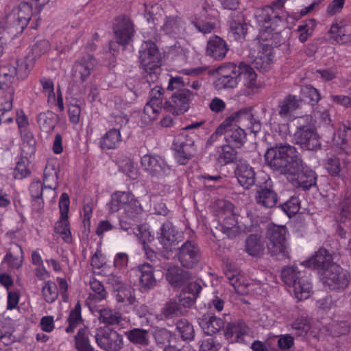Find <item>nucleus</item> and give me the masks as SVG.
Masks as SVG:
<instances>
[{"mask_svg": "<svg viewBox=\"0 0 351 351\" xmlns=\"http://www.w3.org/2000/svg\"><path fill=\"white\" fill-rule=\"evenodd\" d=\"M301 265L317 269L322 283L330 289L343 290L350 283V274L348 271L332 262L330 256L322 252H319Z\"/></svg>", "mask_w": 351, "mask_h": 351, "instance_id": "nucleus-1", "label": "nucleus"}, {"mask_svg": "<svg viewBox=\"0 0 351 351\" xmlns=\"http://www.w3.org/2000/svg\"><path fill=\"white\" fill-rule=\"evenodd\" d=\"M266 165L274 171L287 176L294 175L302 160L297 149L289 144H277L268 148L265 154Z\"/></svg>", "mask_w": 351, "mask_h": 351, "instance_id": "nucleus-2", "label": "nucleus"}, {"mask_svg": "<svg viewBox=\"0 0 351 351\" xmlns=\"http://www.w3.org/2000/svg\"><path fill=\"white\" fill-rule=\"evenodd\" d=\"M35 62V58L27 54L24 58L1 65L0 91L7 95L8 90L11 89L12 97L14 98V89L12 83L15 77L19 80L27 78Z\"/></svg>", "mask_w": 351, "mask_h": 351, "instance_id": "nucleus-3", "label": "nucleus"}, {"mask_svg": "<svg viewBox=\"0 0 351 351\" xmlns=\"http://www.w3.org/2000/svg\"><path fill=\"white\" fill-rule=\"evenodd\" d=\"M107 206L110 213H117L123 209L125 215L135 222L143 211L139 200L131 191H114Z\"/></svg>", "mask_w": 351, "mask_h": 351, "instance_id": "nucleus-4", "label": "nucleus"}, {"mask_svg": "<svg viewBox=\"0 0 351 351\" xmlns=\"http://www.w3.org/2000/svg\"><path fill=\"white\" fill-rule=\"evenodd\" d=\"M281 276L286 285L293 288L295 296L299 300L309 298L312 287L305 271L299 270L298 267H286L282 269Z\"/></svg>", "mask_w": 351, "mask_h": 351, "instance_id": "nucleus-5", "label": "nucleus"}, {"mask_svg": "<svg viewBox=\"0 0 351 351\" xmlns=\"http://www.w3.org/2000/svg\"><path fill=\"white\" fill-rule=\"evenodd\" d=\"M287 1L274 0L269 5L257 8L254 14L257 22L266 28L274 29L282 21Z\"/></svg>", "mask_w": 351, "mask_h": 351, "instance_id": "nucleus-6", "label": "nucleus"}, {"mask_svg": "<svg viewBox=\"0 0 351 351\" xmlns=\"http://www.w3.org/2000/svg\"><path fill=\"white\" fill-rule=\"evenodd\" d=\"M308 120L307 116L297 119V130L293 135L294 141L303 149L312 151L319 149L321 143L319 136L313 128L304 124Z\"/></svg>", "mask_w": 351, "mask_h": 351, "instance_id": "nucleus-7", "label": "nucleus"}, {"mask_svg": "<svg viewBox=\"0 0 351 351\" xmlns=\"http://www.w3.org/2000/svg\"><path fill=\"white\" fill-rule=\"evenodd\" d=\"M141 165L143 171L157 178H165L171 173V168L165 159L156 154L143 155L141 158Z\"/></svg>", "mask_w": 351, "mask_h": 351, "instance_id": "nucleus-8", "label": "nucleus"}, {"mask_svg": "<svg viewBox=\"0 0 351 351\" xmlns=\"http://www.w3.org/2000/svg\"><path fill=\"white\" fill-rule=\"evenodd\" d=\"M94 332L97 346L105 351H119L123 347V336L108 326L97 328Z\"/></svg>", "mask_w": 351, "mask_h": 351, "instance_id": "nucleus-9", "label": "nucleus"}, {"mask_svg": "<svg viewBox=\"0 0 351 351\" xmlns=\"http://www.w3.org/2000/svg\"><path fill=\"white\" fill-rule=\"evenodd\" d=\"M194 97L195 94L190 90L173 93L164 103V108L175 115L183 114L189 110Z\"/></svg>", "mask_w": 351, "mask_h": 351, "instance_id": "nucleus-10", "label": "nucleus"}, {"mask_svg": "<svg viewBox=\"0 0 351 351\" xmlns=\"http://www.w3.org/2000/svg\"><path fill=\"white\" fill-rule=\"evenodd\" d=\"M234 205L229 201H221V217L224 215L222 232L228 239H235L241 234V229L238 226Z\"/></svg>", "mask_w": 351, "mask_h": 351, "instance_id": "nucleus-11", "label": "nucleus"}, {"mask_svg": "<svg viewBox=\"0 0 351 351\" xmlns=\"http://www.w3.org/2000/svg\"><path fill=\"white\" fill-rule=\"evenodd\" d=\"M139 59L142 68L147 73L154 72L160 65V54L154 42H144L139 50Z\"/></svg>", "mask_w": 351, "mask_h": 351, "instance_id": "nucleus-12", "label": "nucleus"}, {"mask_svg": "<svg viewBox=\"0 0 351 351\" xmlns=\"http://www.w3.org/2000/svg\"><path fill=\"white\" fill-rule=\"evenodd\" d=\"M12 14L15 25L21 29V32L29 23L32 29H36L38 27L39 17L32 14V5L29 3H21L17 7L13 9Z\"/></svg>", "mask_w": 351, "mask_h": 351, "instance_id": "nucleus-13", "label": "nucleus"}, {"mask_svg": "<svg viewBox=\"0 0 351 351\" xmlns=\"http://www.w3.org/2000/svg\"><path fill=\"white\" fill-rule=\"evenodd\" d=\"M287 180L298 189H302L303 191L308 190L317 182L316 173L311 169L304 167L303 161H301V167L298 171H295L294 175L287 176Z\"/></svg>", "mask_w": 351, "mask_h": 351, "instance_id": "nucleus-14", "label": "nucleus"}, {"mask_svg": "<svg viewBox=\"0 0 351 351\" xmlns=\"http://www.w3.org/2000/svg\"><path fill=\"white\" fill-rule=\"evenodd\" d=\"M176 256L184 267L192 268L199 261L200 249L195 241H186L178 248Z\"/></svg>", "mask_w": 351, "mask_h": 351, "instance_id": "nucleus-15", "label": "nucleus"}, {"mask_svg": "<svg viewBox=\"0 0 351 351\" xmlns=\"http://www.w3.org/2000/svg\"><path fill=\"white\" fill-rule=\"evenodd\" d=\"M97 61L93 55L89 53L76 60L72 66V75L81 82H86L94 70Z\"/></svg>", "mask_w": 351, "mask_h": 351, "instance_id": "nucleus-16", "label": "nucleus"}, {"mask_svg": "<svg viewBox=\"0 0 351 351\" xmlns=\"http://www.w3.org/2000/svg\"><path fill=\"white\" fill-rule=\"evenodd\" d=\"M115 291V299L119 308L125 313H129L134 308L136 302L134 289L130 285L122 284L118 279Z\"/></svg>", "mask_w": 351, "mask_h": 351, "instance_id": "nucleus-17", "label": "nucleus"}, {"mask_svg": "<svg viewBox=\"0 0 351 351\" xmlns=\"http://www.w3.org/2000/svg\"><path fill=\"white\" fill-rule=\"evenodd\" d=\"M159 234L158 241L166 250L171 251L182 240V234L168 221L162 225Z\"/></svg>", "mask_w": 351, "mask_h": 351, "instance_id": "nucleus-18", "label": "nucleus"}, {"mask_svg": "<svg viewBox=\"0 0 351 351\" xmlns=\"http://www.w3.org/2000/svg\"><path fill=\"white\" fill-rule=\"evenodd\" d=\"M264 184V186H260L256 191V202L265 208H274L278 202V194L274 189L272 181L270 178L265 181Z\"/></svg>", "mask_w": 351, "mask_h": 351, "instance_id": "nucleus-19", "label": "nucleus"}, {"mask_svg": "<svg viewBox=\"0 0 351 351\" xmlns=\"http://www.w3.org/2000/svg\"><path fill=\"white\" fill-rule=\"evenodd\" d=\"M134 32L133 25L128 16H121L117 18L114 34L118 44L121 45L128 44Z\"/></svg>", "mask_w": 351, "mask_h": 351, "instance_id": "nucleus-20", "label": "nucleus"}, {"mask_svg": "<svg viewBox=\"0 0 351 351\" xmlns=\"http://www.w3.org/2000/svg\"><path fill=\"white\" fill-rule=\"evenodd\" d=\"M232 171L240 184L245 189H249L255 184L256 173L254 169L243 159H239L236 168Z\"/></svg>", "mask_w": 351, "mask_h": 351, "instance_id": "nucleus-21", "label": "nucleus"}, {"mask_svg": "<svg viewBox=\"0 0 351 351\" xmlns=\"http://www.w3.org/2000/svg\"><path fill=\"white\" fill-rule=\"evenodd\" d=\"M165 90L159 86L153 88L149 93V100L144 107V113L150 119H156L157 114L161 110L163 101Z\"/></svg>", "mask_w": 351, "mask_h": 351, "instance_id": "nucleus-22", "label": "nucleus"}, {"mask_svg": "<svg viewBox=\"0 0 351 351\" xmlns=\"http://www.w3.org/2000/svg\"><path fill=\"white\" fill-rule=\"evenodd\" d=\"M302 99L296 95L289 94L278 104L277 110L278 115L285 120L291 117L292 114L300 108Z\"/></svg>", "mask_w": 351, "mask_h": 351, "instance_id": "nucleus-23", "label": "nucleus"}, {"mask_svg": "<svg viewBox=\"0 0 351 351\" xmlns=\"http://www.w3.org/2000/svg\"><path fill=\"white\" fill-rule=\"evenodd\" d=\"M239 76V66L232 62L221 64V86L223 88H234L237 85Z\"/></svg>", "mask_w": 351, "mask_h": 351, "instance_id": "nucleus-24", "label": "nucleus"}, {"mask_svg": "<svg viewBox=\"0 0 351 351\" xmlns=\"http://www.w3.org/2000/svg\"><path fill=\"white\" fill-rule=\"evenodd\" d=\"M224 328V337L231 343L243 341V337L250 332L249 327L243 321L228 322Z\"/></svg>", "mask_w": 351, "mask_h": 351, "instance_id": "nucleus-25", "label": "nucleus"}, {"mask_svg": "<svg viewBox=\"0 0 351 351\" xmlns=\"http://www.w3.org/2000/svg\"><path fill=\"white\" fill-rule=\"evenodd\" d=\"M243 251L249 256L260 258L265 252V241L259 234H250L245 241Z\"/></svg>", "mask_w": 351, "mask_h": 351, "instance_id": "nucleus-26", "label": "nucleus"}, {"mask_svg": "<svg viewBox=\"0 0 351 351\" xmlns=\"http://www.w3.org/2000/svg\"><path fill=\"white\" fill-rule=\"evenodd\" d=\"M23 251L20 245L12 243L3 256L2 264L7 265L9 269H19L23 265Z\"/></svg>", "mask_w": 351, "mask_h": 351, "instance_id": "nucleus-27", "label": "nucleus"}, {"mask_svg": "<svg viewBox=\"0 0 351 351\" xmlns=\"http://www.w3.org/2000/svg\"><path fill=\"white\" fill-rule=\"evenodd\" d=\"M202 289V286L197 282L188 283L180 293L179 300L180 306L191 307L193 305Z\"/></svg>", "mask_w": 351, "mask_h": 351, "instance_id": "nucleus-28", "label": "nucleus"}, {"mask_svg": "<svg viewBox=\"0 0 351 351\" xmlns=\"http://www.w3.org/2000/svg\"><path fill=\"white\" fill-rule=\"evenodd\" d=\"M274 59L273 49L263 45L252 62L254 66L261 72H267L271 68Z\"/></svg>", "mask_w": 351, "mask_h": 351, "instance_id": "nucleus-29", "label": "nucleus"}, {"mask_svg": "<svg viewBox=\"0 0 351 351\" xmlns=\"http://www.w3.org/2000/svg\"><path fill=\"white\" fill-rule=\"evenodd\" d=\"M247 30V24L244 23L243 17L241 13H232L230 21L229 36L235 40H241L244 38Z\"/></svg>", "mask_w": 351, "mask_h": 351, "instance_id": "nucleus-30", "label": "nucleus"}, {"mask_svg": "<svg viewBox=\"0 0 351 351\" xmlns=\"http://www.w3.org/2000/svg\"><path fill=\"white\" fill-rule=\"evenodd\" d=\"M122 140L119 129L112 128L99 138V145L103 150L116 149L119 147Z\"/></svg>", "mask_w": 351, "mask_h": 351, "instance_id": "nucleus-31", "label": "nucleus"}, {"mask_svg": "<svg viewBox=\"0 0 351 351\" xmlns=\"http://www.w3.org/2000/svg\"><path fill=\"white\" fill-rule=\"evenodd\" d=\"M90 287L91 292L89 293L86 303L91 308L97 302L105 300L108 293L102 282L95 278L90 280Z\"/></svg>", "mask_w": 351, "mask_h": 351, "instance_id": "nucleus-32", "label": "nucleus"}, {"mask_svg": "<svg viewBox=\"0 0 351 351\" xmlns=\"http://www.w3.org/2000/svg\"><path fill=\"white\" fill-rule=\"evenodd\" d=\"M330 33L337 43H347L351 40V25L346 21H341L331 25Z\"/></svg>", "mask_w": 351, "mask_h": 351, "instance_id": "nucleus-33", "label": "nucleus"}, {"mask_svg": "<svg viewBox=\"0 0 351 351\" xmlns=\"http://www.w3.org/2000/svg\"><path fill=\"white\" fill-rule=\"evenodd\" d=\"M138 275L141 286L145 289L153 288L156 280L154 275L153 266L148 263L142 264L138 266Z\"/></svg>", "mask_w": 351, "mask_h": 351, "instance_id": "nucleus-34", "label": "nucleus"}, {"mask_svg": "<svg viewBox=\"0 0 351 351\" xmlns=\"http://www.w3.org/2000/svg\"><path fill=\"white\" fill-rule=\"evenodd\" d=\"M224 275L228 282L234 287L235 291L243 293L246 285L244 283V277L240 274L239 271L232 267L231 265H226Z\"/></svg>", "mask_w": 351, "mask_h": 351, "instance_id": "nucleus-35", "label": "nucleus"}, {"mask_svg": "<svg viewBox=\"0 0 351 351\" xmlns=\"http://www.w3.org/2000/svg\"><path fill=\"white\" fill-rule=\"evenodd\" d=\"M12 93L11 89L8 90L7 95L0 91V123H10L13 121L12 117H5L12 111L13 107L14 98L12 97Z\"/></svg>", "mask_w": 351, "mask_h": 351, "instance_id": "nucleus-36", "label": "nucleus"}, {"mask_svg": "<svg viewBox=\"0 0 351 351\" xmlns=\"http://www.w3.org/2000/svg\"><path fill=\"white\" fill-rule=\"evenodd\" d=\"M45 184H46V183H43L40 180H34L29 186L32 206L34 209L37 211L42 210L44 206L43 193Z\"/></svg>", "mask_w": 351, "mask_h": 351, "instance_id": "nucleus-37", "label": "nucleus"}, {"mask_svg": "<svg viewBox=\"0 0 351 351\" xmlns=\"http://www.w3.org/2000/svg\"><path fill=\"white\" fill-rule=\"evenodd\" d=\"M198 323L206 335L213 336L219 332V318L214 315H203L198 319Z\"/></svg>", "mask_w": 351, "mask_h": 351, "instance_id": "nucleus-38", "label": "nucleus"}, {"mask_svg": "<svg viewBox=\"0 0 351 351\" xmlns=\"http://www.w3.org/2000/svg\"><path fill=\"white\" fill-rule=\"evenodd\" d=\"M241 125L247 126L254 134L259 132L262 128L261 120L252 112L251 108H242L240 110Z\"/></svg>", "mask_w": 351, "mask_h": 351, "instance_id": "nucleus-39", "label": "nucleus"}, {"mask_svg": "<svg viewBox=\"0 0 351 351\" xmlns=\"http://www.w3.org/2000/svg\"><path fill=\"white\" fill-rule=\"evenodd\" d=\"M59 169L53 162H47L43 173V182L45 189L55 190L58 187Z\"/></svg>", "mask_w": 351, "mask_h": 351, "instance_id": "nucleus-40", "label": "nucleus"}, {"mask_svg": "<svg viewBox=\"0 0 351 351\" xmlns=\"http://www.w3.org/2000/svg\"><path fill=\"white\" fill-rule=\"evenodd\" d=\"M267 249L270 255L278 261L289 258V248L287 241L268 243Z\"/></svg>", "mask_w": 351, "mask_h": 351, "instance_id": "nucleus-41", "label": "nucleus"}, {"mask_svg": "<svg viewBox=\"0 0 351 351\" xmlns=\"http://www.w3.org/2000/svg\"><path fill=\"white\" fill-rule=\"evenodd\" d=\"M206 14V10L202 9L199 14H195L190 17V21L199 32L203 34L210 33L215 27L213 23L206 22L203 18Z\"/></svg>", "mask_w": 351, "mask_h": 351, "instance_id": "nucleus-42", "label": "nucleus"}, {"mask_svg": "<svg viewBox=\"0 0 351 351\" xmlns=\"http://www.w3.org/2000/svg\"><path fill=\"white\" fill-rule=\"evenodd\" d=\"M23 145L21 147V153L23 154L34 156L36 153V140L29 128L19 131Z\"/></svg>", "mask_w": 351, "mask_h": 351, "instance_id": "nucleus-43", "label": "nucleus"}, {"mask_svg": "<svg viewBox=\"0 0 351 351\" xmlns=\"http://www.w3.org/2000/svg\"><path fill=\"white\" fill-rule=\"evenodd\" d=\"M32 156L23 154L21 153V157L18 159L16 162V166L13 171V176L14 179L23 180L31 173V171L29 168V158Z\"/></svg>", "mask_w": 351, "mask_h": 351, "instance_id": "nucleus-44", "label": "nucleus"}, {"mask_svg": "<svg viewBox=\"0 0 351 351\" xmlns=\"http://www.w3.org/2000/svg\"><path fill=\"white\" fill-rule=\"evenodd\" d=\"M227 143L234 146H240L245 138V132L240 126L223 131L222 134Z\"/></svg>", "mask_w": 351, "mask_h": 351, "instance_id": "nucleus-45", "label": "nucleus"}, {"mask_svg": "<svg viewBox=\"0 0 351 351\" xmlns=\"http://www.w3.org/2000/svg\"><path fill=\"white\" fill-rule=\"evenodd\" d=\"M93 332H90L86 328H80L75 336V348L77 351H93L90 343L89 335L94 337Z\"/></svg>", "mask_w": 351, "mask_h": 351, "instance_id": "nucleus-46", "label": "nucleus"}, {"mask_svg": "<svg viewBox=\"0 0 351 351\" xmlns=\"http://www.w3.org/2000/svg\"><path fill=\"white\" fill-rule=\"evenodd\" d=\"M172 149L195 151V141L191 136L181 132L175 136Z\"/></svg>", "mask_w": 351, "mask_h": 351, "instance_id": "nucleus-47", "label": "nucleus"}, {"mask_svg": "<svg viewBox=\"0 0 351 351\" xmlns=\"http://www.w3.org/2000/svg\"><path fill=\"white\" fill-rule=\"evenodd\" d=\"M182 27V21L178 16H166L165 23L162 27L166 34L176 35L180 33Z\"/></svg>", "mask_w": 351, "mask_h": 351, "instance_id": "nucleus-48", "label": "nucleus"}, {"mask_svg": "<svg viewBox=\"0 0 351 351\" xmlns=\"http://www.w3.org/2000/svg\"><path fill=\"white\" fill-rule=\"evenodd\" d=\"M54 229L65 243H71L72 242L73 238L69 219L59 218L56 223Z\"/></svg>", "mask_w": 351, "mask_h": 351, "instance_id": "nucleus-49", "label": "nucleus"}, {"mask_svg": "<svg viewBox=\"0 0 351 351\" xmlns=\"http://www.w3.org/2000/svg\"><path fill=\"white\" fill-rule=\"evenodd\" d=\"M287 228L282 226H269L267 228L266 237L268 243H275L278 241H287L286 240Z\"/></svg>", "mask_w": 351, "mask_h": 351, "instance_id": "nucleus-50", "label": "nucleus"}, {"mask_svg": "<svg viewBox=\"0 0 351 351\" xmlns=\"http://www.w3.org/2000/svg\"><path fill=\"white\" fill-rule=\"evenodd\" d=\"M67 322L68 326L65 329L67 333H73L77 326L82 322L80 302H77L74 308L71 311Z\"/></svg>", "mask_w": 351, "mask_h": 351, "instance_id": "nucleus-51", "label": "nucleus"}, {"mask_svg": "<svg viewBox=\"0 0 351 351\" xmlns=\"http://www.w3.org/2000/svg\"><path fill=\"white\" fill-rule=\"evenodd\" d=\"M99 319L100 322L108 325H115L120 323L121 315L119 313L110 308H102L99 310Z\"/></svg>", "mask_w": 351, "mask_h": 351, "instance_id": "nucleus-52", "label": "nucleus"}, {"mask_svg": "<svg viewBox=\"0 0 351 351\" xmlns=\"http://www.w3.org/2000/svg\"><path fill=\"white\" fill-rule=\"evenodd\" d=\"M38 123L41 130L45 132L52 131L56 124V120L52 112L40 113L37 119Z\"/></svg>", "mask_w": 351, "mask_h": 351, "instance_id": "nucleus-53", "label": "nucleus"}, {"mask_svg": "<svg viewBox=\"0 0 351 351\" xmlns=\"http://www.w3.org/2000/svg\"><path fill=\"white\" fill-rule=\"evenodd\" d=\"M176 329L184 340H192L195 336L193 326L186 319L177 322Z\"/></svg>", "mask_w": 351, "mask_h": 351, "instance_id": "nucleus-54", "label": "nucleus"}, {"mask_svg": "<svg viewBox=\"0 0 351 351\" xmlns=\"http://www.w3.org/2000/svg\"><path fill=\"white\" fill-rule=\"evenodd\" d=\"M183 313L180 304L175 300L167 302L162 309V314L166 319H172L178 317Z\"/></svg>", "mask_w": 351, "mask_h": 351, "instance_id": "nucleus-55", "label": "nucleus"}, {"mask_svg": "<svg viewBox=\"0 0 351 351\" xmlns=\"http://www.w3.org/2000/svg\"><path fill=\"white\" fill-rule=\"evenodd\" d=\"M310 328V324L308 319L304 317L297 319L291 324L292 334L297 337H304Z\"/></svg>", "mask_w": 351, "mask_h": 351, "instance_id": "nucleus-56", "label": "nucleus"}, {"mask_svg": "<svg viewBox=\"0 0 351 351\" xmlns=\"http://www.w3.org/2000/svg\"><path fill=\"white\" fill-rule=\"evenodd\" d=\"M42 295L47 302H53L58 296V286L53 281H47L42 288Z\"/></svg>", "mask_w": 351, "mask_h": 351, "instance_id": "nucleus-57", "label": "nucleus"}, {"mask_svg": "<svg viewBox=\"0 0 351 351\" xmlns=\"http://www.w3.org/2000/svg\"><path fill=\"white\" fill-rule=\"evenodd\" d=\"M147 332L141 328H134L129 330L126 335L128 339L133 343L146 346L148 344Z\"/></svg>", "mask_w": 351, "mask_h": 351, "instance_id": "nucleus-58", "label": "nucleus"}, {"mask_svg": "<svg viewBox=\"0 0 351 351\" xmlns=\"http://www.w3.org/2000/svg\"><path fill=\"white\" fill-rule=\"evenodd\" d=\"M182 269L178 267H171L167 273V279L174 287H181L184 282Z\"/></svg>", "mask_w": 351, "mask_h": 351, "instance_id": "nucleus-59", "label": "nucleus"}, {"mask_svg": "<svg viewBox=\"0 0 351 351\" xmlns=\"http://www.w3.org/2000/svg\"><path fill=\"white\" fill-rule=\"evenodd\" d=\"M232 145H223L221 147V159H223L225 164L239 163V160L241 159L238 156L237 151L232 147Z\"/></svg>", "mask_w": 351, "mask_h": 351, "instance_id": "nucleus-60", "label": "nucleus"}, {"mask_svg": "<svg viewBox=\"0 0 351 351\" xmlns=\"http://www.w3.org/2000/svg\"><path fill=\"white\" fill-rule=\"evenodd\" d=\"M240 117H241L240 110L228 115L221 123V135L223 131L238 127L237 123L241 124Z\"/></svg>", "mask_w": 351, "mask_h": 351, "instance_id": "nucleus-61", "label": "nucleus"}, {"mask_svg": "<svg viewBox=\"0 0 351 351\" xmlns=\"http://www.w3.org/2000/svg\"><path fill=\"white\" fill-rule=\"evenodd\" d=\"M281 209L289 216L295 215L300 208V202L297 197L292 196L287 202L280 205Z\"/></svg>", "mask_w": 351, "mask_h": 351, "instance_id": "nucleus-62", "label": "nucleus"}, {"mask_svg": "<svg viewBox=\"0 0 351 351\" xmlns=\"http://www.w3.org/2000/svg\"><path fill=\"white\" fill-rule=\"evenodd\" d=\"M172 334L165 328L157 330L154 333V338L157 345L161 348H166L170 345Z\"/></svg>", "mask_w": 351, "mask_h": 351, "instance_id": "nucleus-63", "label": "nucleus"}, {"mask_svg": "<svg viewBox=\"0 0 351 351\" xmlns=\"http://www.w3.org/2000/svg\"><path fill=\"white\" fill-rule=\"evenodd\" d=\"M51 47V45L47 40L43 39L38 40L31 49V52L28 55H32L35 58V61L43 54L47 53Z\"/></svg>", "mask_w": 351, "mask_h": 351, "instance_id": "nucleus-64", "label": "nucleus"}]
</instances>
